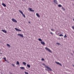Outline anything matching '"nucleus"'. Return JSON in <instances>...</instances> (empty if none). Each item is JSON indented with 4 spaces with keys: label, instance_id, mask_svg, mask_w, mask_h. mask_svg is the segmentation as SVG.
<instances>
[{
    "label": "nucleus",
    "instance_id": "nucleus-19",
    "mask_svg": "<svg viewBox=\"0 0 74 74\" xmlns=\"http://www.w3.org/2000/svg\"><path fill=\"white\" fill-rule=\"evenodd\" d=\"M3 59L6 62H7V60L6 59V58H3Z\"/></svg>",
    "mask_w": 74,
    "mask_h": 74
},
{
    "label": "nucleus",
    "instance_id": "nucleus-4",
    "mask_svg": "<svg viewBox=\"0 0 74 74\" xmlns=\"http://www.w3.org/2000/svg\"><path fill=\"white\" fill-rule=\"evenodd\" d=\"M12 20L14 22H15V23H17V21H16V20L14 18H12Z\"/></svg>",
    "mask_w": 74,
    "mask_h": 74
},
{
    "label": "nucleus",
    "instance_id": "nucleus-3",
    "mask_svg": "<svg viewBox=\"0 0 74 74\" xmlns=\"http://www.w3.org/2000/svg\"><path fill=\"white\" fill-rule=\"evenodd\" d=\"M17 35L18 36H20V37H22V38H23V36L20 34H18Z\"/></svg>",
    "mask_w": 74,
    "mask_h": 74
},
{
    "label": "nucleus",
    "instance_id": "nucleus-22",
    "mask_svg": "<svg viewBox=\"0 0 74 74\" xmlns=\"http://www.w3.org/2000/svg\"><path fill=\"white\" fill-rule=\"evenodd\" d=\"M64 38H66L67 37V36L66 35V34H65L64 36Z\"/></svg>",
    "mask_w": 74,
    "mask_h": 74
},
{
    "label": "nucleus",
    "instance_id": "nucleus-29",
    "mask_svg": "<svg viewBox=\"0 0 74 74\" xmlns=\"http://www.w3.org/2000/svg\"><path fill=\"white\" fill-rule=\"evenodd\" d=\"M43 64V65L44 66H45V64H44V63H43V64Z\"/></svg>",
    "mask_w": 74,
    "mask_h": 74
},
{
    "label": "nucleus",
    "instance_id": "nucleus-18",
    "mask_svg": "<svg viewBox=\"0 0 74 74\" xmlns=\"http://www.w3.org/2000/svg\"><path fill=\"white\" fill-rule=\"evenodd\" d=\"M59 36H60V37H61V36H62V37H63L64 36L63 35L61 34L59 35Z\"/></svg>",
    "mask_w": 74,
    "mask_h": 74
},
{
    "label": "nucleus",
    "instance_id": "nucleus-28",
    "mask_svg": "<svg viewBox=\"0 0 74 74\" xmlns=\"http://www.w3.org/2000/svg\"><path fill=\"white\" fill-rule=\"evenodd\" d=\"M50 34H52V35H53V33H52V32H50Z\"/></svg>",
    "mask_w": 74,
    "mask_h": 74
},
{
    "label": "nucleus",
    "instance_id": "nucleus-23",
    "mask_svg": "<svg viewBox=\"0 0 74 74\" xmlns=\"http://www.w3.org/2000/svg\"><path fill=\"white\" fill-rule=\"evenodd\" d=\"M58 6L59 7H62V5H58Z\"/></svg>",
    "mask_w": 74,
    "mask_h": 74
},
{
    "label": "nucleus",
    "instance_id": "nucleus-14",
    "mask_svg": "<svg viewBox=\"0 0 74 74\" xmlns=\"http://www.w3.org/2000/svg\"><path fill=\"white\" fill-rule=\"evenodd\" d=\"M27 66L28 68H30V65L29 64L27 65Z\"/></svg>",
    "mask_w": 74,
    "mask_h": 74
},
{
    "label": "nucleus",
    "instance_id": "nucleus-32",
    "mask_svg": "<svg viewBox=\"0 0 74 74\" xmlns=\"http://www.w3.org/2000/svg\"><path fill=\"white\" fill-rule=\"evenodd\" d=\"M45 49L47 50V47H45Z\"/></svg>",
    "mask_w": 74,
    "mask_h": 74
},
{
    "label": "nucleus",
    "instance_id": "nucleus-21",
    "mask_svg": "<svg viewBox=\"0 0 74 74\" xmlns=\"http://www.w3.org/2000/svg\"><path fill=\"white\" fill-rule=\"evenodd\" d=\"M38 40L39 41H41V42L42 41V40L40 38L38 39Z\"/></svg>",
    "mask_w": 74,
    "mask_h": 74
},
{
    "label": "nucleus",
    "instance_id": "nucleus-11",
    "mask_svg": "<svg viewBox=\"0 0 74 74\" xmlns=\"http://www.w3.org/2000/svg\"><path fill=\"white\" fill-rule=\"evenodd\" d=\"M56 63L57 64H59L60 66H62V65H61V64H60V63H59L58 62H56Z\"/></svg>",
    "mask_w": 74,
    "mask_h": 74
},
{
    "label": "nucleus",
    "instance_id": "nucleus-15",
    "mask_svg": "<svg viewBox=\"0 0 74 74\" xmlns=\"http://www.w3.org/2000/svg\"><path fill=\"white\" fill-rule=\"evenodd\" d=\"M54 3L55 4H58V3H57V0H54Z\"/></svg>",
    "mask_w": 74,
    "mask_h": 74
},
{
    "label": "nucleus",
    "instance_id": "nucleus-9",
    "mask_svg": "<svg viewBox=\"0 0 74 74\" xmlns=\"http://www.w3.org/2000/svg\"><path fill=\"white\" fill-rule=\"evenodd\" d=\"M36 15L37 16V17H38V18H40V15H39V14H38L36 13Z\"/></svg>",
    "mask_w": 74,
    "mask_h": 74
},
{
    "label": "nucleus",
    "instance_id": "nucleus-20",
    "mask_svg": "<svg viewBox=\"0 0 74 74\" xmlns=\"http://www.w3.org/2000/svg\"><path fill=\"white\" fill-rule=\"evenodd\" d=\"M16 64L18 65H19V62L17 61Z\"/></svg>",
    "mask_w": 74,
    "mask_h": 74
},
{
    "label": "nucleus",
    "instance_id": "nucleus-24",
    "mask_svg": "<svg viewBox=\"0 0 74 74\" xmlns=\"http://www.w3.org/2000/svg\"><path fill=\"white\" fill-rule=\"evenodd\" d=\"M62 8L63 10H64V11H65V9L64 8H63V7H62Z\"/></svg>",
    "mask_w": 74,
    "mask_h": 74
},
{
    "label": "nucleus",
    "instance_id": "nucleus-16",
    "mask_svg": "<svg viewBox=\"0 0 74 74\" xmlns=\"http://www.w3.org/2000/svg\"><path fill=\"white\" fill-rule=\"evenodd\" d=\"M23 64L24 65H25V66H26V62H23Z\"/></svg>",
    "mask_w": 74,
    "mask_h": 74
},
{
    "label": "nucleus",
    "instance_id": "nucleus-8",
    "mask_svg": "<svg viewBox=\"0 0 74 74\" xmlns=\"http://www.w3.org/2000/svg\"><path fill=\"white\" fill-rule=\"evenodd\" d=\"M29 9L30 11H32V12H34V11L33 10H32V8H29Z\"/></svg>",
    "mask_w": 74,
    "mask_h": 74
},
{
    "label": "nucleus",
    "instance_id": "nucleus-34",
    "mask_svg": "<svg viewBox=\"0 0 74 74\" xmlns=\"http://www.w3.org/2000/svg\"><path fill=\"white\" fill-rule=\"evenodd\" d=\"M73 53H74V52H73Z\"/></svg>",
    "mask_w": 74,
    "mask_h": 74
},
{
    "label": "nucleus",
    "instance_id": "nucleus-25",
    "mask_svg": "<svg viewBox=\"0 0 74 74\" xmlns=\"http://www.w3.org/2000/svg\"><path fill=\"white\" fill-rule=\"evenodd\" d=\"M41 60L42 61H44V59L43 58H42Z\"/></svg>",
    "mask_w": 74,
    "mask_h": 74
},
{
    "label": "nucleus",
    "instance_id": "nucleus-33",
    "mask_svg": "<svg viewBox=\"0 0 74 74\" xmlns=\"http://www.w3.org/2000/svg\"><path fill=\"white\" fill-rule=\"evenodd\" d=\"M0 59H1V58H0Z\"/></svg>",
    "mask_w": 74,
    "mask_h": 74
},
{
    "label": "nucleus",
    "instance_id": "nucleus-1",
    "mask_svg": "<svg viewBox=\"0 0 74 74\" xmlns=\"http://www.w3.org/2000/svg\"><path fill=\"white\" fill-rule=\"evenodd\" d=\"M19 12H20V13H21V14H22L23 16V17H24V18H26V16H25V15H24V14H23V12H22V11H21L20 10H19Z\"/></svg>",
    "mask_w": 74,
    "mask_h": 74
},
{
    "label": "nucleus",
    "instance_id": "nucleus-13",
    "mask_svg": "<svg viewBox=\"0 0 74 74\" xmlns=\"http://www.w3.org/2000/svg\"><path fill=\"white\" fill-rule=\"evenodd\" d=\"M20 69H21L22 70H25V68H24V67H20Z\"/></svg>",
    "mask_w": 74,
    "mask_h": 74
},
{
    "label": "nucleus",
    "instance_id": "nucleus-30",
    "mask_svg": "<svg viewBox=\"0 0 74 74\" xmlns=\"http://www.w3.org/2000/svg\"><path fill=\"white\" fill-rule=\"evenodd\" d=\"M51 30L52 31H53V29H51Z\"/></svg>",
    "mask_w": 74,
    "mask_h": 74
},
{
    "label": "nucleus",
    "instance_id": "nucleus-2",
    "mask_svg": "<svg viewBox=\"0 0 74 74\" xmlns=\"http://www.w3.org/2000/svg\"><path fill=\"white\" fill-rule=\"evenodd\" d=\"M47 71H52V70L50 68L48 67L47 66Z\"/></svg>",
    "mask_w": 74,
    "mask_h": 74
},
{
    "label": "nucleus",
    "instance_id": "nucleus-10",
    "mask_svg": "<svg viewBox=\"0 0 74 74\" xmlns=\"http://www.w3.org/2000/svg\"><path fill=\"white\" fill-rule=\"evenodd\" d=\"M41 44H42V45H45V43H44V42L42 41L41 42H40Z\"/></svg>",
    "mask_w": 74,
    "mask_h": 74
},
{
    "label": "nucleus",
    "instance_id": "nucleus-17",
    "mask_svg": "<svg viewBox=\"0 0 74 74\" xmlns=\"http://www.w3.org/2000/svg\"><path fill=\"white\" fill-rule=\"evenodd\" d=\"M7 45L8 47H11L10 45L8 44H7Z\"/></svg>",
    "mask_w": 74,
    "mask_h": 74
},
{
    "label": "nucleus",
    "instance_id": "nucleus-26",
    "mask_svg": "<svg viewBox=\"0 0 74 74\" xmlns=\"http://www.w3.org/2000/svg\"><path fill=\"white\" fill-rule=\"evenodd\" d=\"M12 66H14V67L15 66V65H14V64H12Z\"/></svg>",
    "mask_w": 74,
    "mask_h": 74
},
{
    "label": "nucleus",
    "instance_id": "nucleus-31",
    "mask_svg": "<svg viewBox=\"0 0 74 74\" xmlns=\"http://www.w3.org/2000/svg\"><path fill=\"white\" fill-rule=\"evenodd\" d=\"M28 23H30V22H29H29H28Z\"/></svg>",
    "mask_w": 74,
    "mask_h": 74
},
{
    "label": "nucleus",
    "instance_id": "nucleus-12",
    "mask_svg": "<svg viewBox=\"0 0 74 74\" xmlns=\"http://www.w3.org/2000/svg\"><path fill=\"white\" fill-rule=\"evenodd\" d=\"M2 5H3V6L4 7H6V5H5V4H4V3H2Z\"/></svg>",
    "mask_w": 74,
    "mask_h": 74
},
{
    "label": "nucleus",
    "instance_id": "nucleus-5",
    "mask_svg": "<svg viewBox=\"0 0 74 74\" xmlns=\"http://www.w3.org/2000/svg\"><path fill=\"white\" fill-rule=\"evenodd\" d=\"M15 30H16V31H18V32H22V30H20V29H18V28H15Z\"/></svg>",
    "mask_w": 74,
    "mask_h": 74
},
{
    "label": "nucleus",
    "instance_id": "nucleus-7",
    "mask_svg": "<svg viewBox=\"0 0 74 74\" xmlns=\"http://www.w3.org/2000/svg\"><path fill=\"white\" fill-rule=\"evenodd\" d=\"M2 31L3 32V33H7V31L5 30L2 29Z\"/></svg>",
    "mask_w": 74,
    "mask_h": 74
},
{
    "label": "nucleus",
    "instance_id": "nucleus-27",
    "mask_svg": "<svg viewBox=\"0 0 74 74\" xmlns=\"http://www.w3.org/2000/svg\"><path fill=\"white\" fill-rule=\"evenodd\" d=\"M56 44H58V45H60V43H57Z\"/></svg>",
    "mask_w": 74,
    "mask_h": 74
},
{
    "label": "nucleus",
    "instance_id": "nucleus-6",
    "mask_svg": "<svg viewBox=\"0 0 74 74\" xmlns=\"http://www.w3.org/2000/svg\"><path fill=\"white\" fill-rule=\"evenodd\" d=\"M47 51H49V52H50V53H52V51H51V50H50V49L47 48Z\"/></svg>",
    "mask_w": 74,
    "mask_h": 74
}]
</instances>
